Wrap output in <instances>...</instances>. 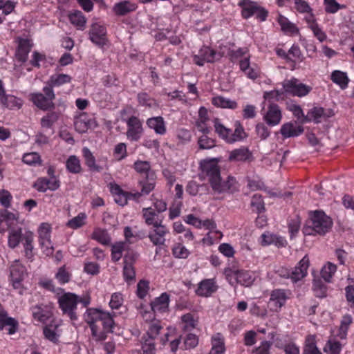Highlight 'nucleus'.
<instances>
[{"instance_id":"obj_1","label":"nucleus","mask_w":354,"mask_h":354,"mask_svg":"<svg viewBox=\"0 0 354 354\" xmlns=\"http://www.w3.org/2000/svg\"><path fill=\"white\" fill-rule=\"evenodd\" d=\"M203 171L209 178V181L213 190L218 193L234 190L235 180L228 177L227 181H223L221 178L220 169L217 163L213 160L207 161L202 165Z\"/></svg>"},{"instance_id":"obj_2","label":"nucleus","mask_w":354,"mask_h":354,"mask_svg":"<svg viewBox=\"0 0 354 354\" xmlns=\"http://www.w3.org/2000/svg\"><path fill=\"white\" fill-rule=\"evenodd\" d=\"M115 313L104 311L99 308H88L84 314V319L88 324L90 328L97 326L96 322H102L103 328L106 331H111L114 325L113 317Z\"/></svg>"},{"instance_id":"obj_3","label":"nucleus","mask_w":354,"mask_h":354,"mask_svg":"<svg viewBox=\"0 0 354 354\" xmlns=\"http://www.w3.org/2000/svg\"><path fill=\"white\" fill-rule=\"evenodd\" d=\"M43 92L44 94L41 93H31L30 100L41 110L47 111L54 108L55 104L53 101L55 98V95L53 89L46 86L43 88Z\"/></svg>"},{"instance_id":"obj_4","label":"nucleus","mask_w":354,"mask_h":354,"mask_svg":"<svg viewBox=\"0 0 354 354\" xmlns=\"http://www.w3.org/2000/svg\"><path fill=\"white\" fill-rule=\"evenodd\" d=\"M310 223V230L319 235L328 232L333 225L330 218L322 211H315L311 214Z\"/></svg>"},{"instance_id":"obj_5","label":"nucleus","mask_w":354,"mask_h":354,"mask_svg":"<svg viewBox=\"0 0 354 354\" xmlns=\"http://www.w3.org/2000/svg\"><path fill=\"white\" fill-rule=\"evenodd\" d=\"M79 303L78 295L72 292H65L58 299V304L63 314L66 315L71 320H76V310Z\"/></svg>"},{"instance_id":"obj_6","label":"nucleus","mask_w":354,"mask_h":354,"mask_svg":"<svg viewBox=\"0 0 354 354\" xmlns=\"http://www.w3.org/2000/svg\"><path fill=\"white\" fill-rule=\"evenodd\" d=\"M169 234V228L162 223L153 226L149 232L148 238L152 244L156 246V254L159 252V250L165 245L166 236Z\"/></svg>"},{"instance_id":"obj_7","label":"nucleus","mask_w":354,"mask_h":354,"mask_svg":"<svg viewBox=\"0 0 354 354\" xmlns=\"http://www.w3.org/2000/svg\"><path fill=\"white\" fill-rule=\"evenodd\" d=\"M50 232L51 227L46 223H41L38 229L39 245L46 256L53 254L54 251L50 240Z\"/></svg>"},{"instance_id":"obj_8","label":"nucleus","mask_w":354,"mask_h":354,"mask_svg":"<svg viewBox=\"0 0 354 354\" xmlns=\"http://www.w3.org/2000/svg\"><path fill=\"white\" fill-rule=\"evenodd\" d=\"M283 88L286 93L300 97L307 95L312 90L310 86L299 82L296 78L286 80Z\"/></svg>"},{"instance_id":"obj_9","label":"nucleus","mask_w":354,"mask_h":354,"mask_svg":"<svg viewBox=\"0 0 354 354\" xmlns=\"http://www.w3.org/2000/svg\"><path fill=\"white\" fill-rule=\"evenodd\" d=\"M10 272L13 288L19 290V293L21 294L22 281L26 276V268L19 261H15L10 266Z\"/></svg>"},{"instance_id":"obj_10","label":"nucleus","mask_w":354,"mask_h":354,"mask_svg":"<svg viewBox=\"0 0 354 354\" xmlns=\"http://www.w3.org/2000/svg\"><path fill=\"white\" fill-rule=\"evenodd\" d=\"M222 55L210 48L208 46H203L201 48L197 55L194 56V62L199 66H202L205 62H214L220 59Z\"/></svg>"},{"instance_id":"obj_11","label":"nucleus","mask_w":354,"mask_h":354,"mask_svg":"<svg viewBox=\"0 0 354 354\" xmlns=\"http://www.w3.org/2000/svg\"><path fill=\"white\" fill-rule=\"evenodd\" d=\"M89 38L95 44L104 46L107 41L106 27L100 23H93L89 30Z\"/></svg>"},{"instance_id":"obj_12","label":"nucleus","mask_w":354,"mask_h":354,"mask_svg":"<svg viewBox=\"0 0 354 354\" xmlns=\"http://www.w3.org/2000/svg\"><path fill=\"white\" fill-rule=\"evenodd\" d=\"M127 136L131 141H138L143 132L141 120L136 117L131 116L127 121Z\"/></svg>"},{"instance_id":"obj_13","label":"nucleus","mask_w":354,"mask_h":354,"mask_svg":"<svg viewBox=\"0 0 354 354\" xmlns=\"http://www.w3.org/2000/svg\"><path fill=\"white\" fill-rule=\"evenodd\" d=\"M289 298L288 292L283 289H275L270 293L269 306L271 310L279 311Z\"/></svg>"},{"instance_id":"obj_14","label":"nucleus","mask_w":354,"mask_h":354,"mask_svg":"<svg viewBox=\"0 0 354 354\" xmlns=\"http://www.w3.org/2000/svg\"><path fill=\"white\" fill-rule=\"evenodd\" d=\"M96 125L95 120L86 113H80L75 118L74 122L75 130L80 133L86 132L88 129L93 128Z\"/></svg>"},{"instance_id":"obj_15","label":"nucleus","mask_w":354,"mask_h":354,"mask_svg":"<svg viewBox=\"0 0 354 354\" xmlns=\"http://www.w3.org/2000/svg\"><path fill=\"white\" fill-rule=\"evenodd\" d=\"M137 8L136 3L129 0H123L115 3L112 8V11L116 16L122 17L135 12Z\"/></svg>"},{"instance_id":"obj_16","label":"nucleus","mask_w":354,"mask_h":354,"mask_svg":"<svg viewBox=\"0 0 354 354\" xmlns=\"http://www.w3.org/2000/svg\"><path fill=\"white\" fill-rule=\"evenodd\" d=\"M18 328V322L8 316L7 313L0 306V330H5L8 334H14Z\"/></svg>"},{"instance_id":"obj_17","label":"nucleus","mask_w":354,"mask_h":354,"mask_svg":"<svg viewBox=\"0 0 354 354\" xmlns=\"http://www.w3.org/2000/svg\"><path fill=\"white\" fill-rule=\"evenodd\" d=\"M332 115H333L332 110H325L322 107L315 106L309 110L304 118V121L310 122L313 120L316 123H319L322 119H326Z\"/></svg>"},{"instance_id":"obj_18","label":"nucleus","mask_w":354,"mask_h":354,"mask_svg":"<svg viewBox=\"0 0 354 354\" xmlns=\"http://www.w3.org/2000/svg\"><path fill=\"white\" fill-rule=\"evenodd\" d=\"M60 186L59 180L57 178H39L34 184V187L40 192H45L48 189L57 190Z\"/></svg>"},{"instance_id":"obj_19","label":"nucleus","mask_w":354,"mask_h":354,"mask_svg":"<svg viewBox=\"0 0 354 354\" xmlns=\"http://www.w3.org/2000/svg\"><path fill=\"white\" fill-rule=\"evenodd\" d=\"M218 286L214 279H204L198 283L196 293L201 297H209L216 291Z\"/></svg>"},{"instance_id":"obj_20","label":"nucleus","mask_w":354,"mask_h":354,"mask_svg":"<svg viewBox=\"0 0 354 354\" xmlns=\"http://www.w3.org/2000/svg\"><path fill=\"white\" fill-rule=\"evenodd\" d=\"M309 266V259L305 256L292 270L290 277L294 281L297 282L303 279L307 274V270Z\"/></svg>"},{"instance_id":"obj_21","label":"nucleus","mask_w":354,"mask_h":354,"mask_svg":"<svg viewBox=\"0 0 354 354\" xmlns=\"http://www.w3.org/2000/svg\"><path fill=\"white\" fill-rule=\"evenodd\" d=\"M282 115L281 111L277 104H270L268 111L264 116V120L270 126H275L281 122Z\"/></svg>"},{"instance_id":"obj_22","label":"nucleus","mask_w":354,"mask_h":354,"mask_svg":"<svg viewBox=\"0 0 354 354\" xmlns=\"http://www.w3.org/2000/svg\"><path fill=\"white\" fill-rule=\"evenodd\" d=\"M303 132L304 128L301 125L291 122L283 124L280 130V133L286 138L298 136Z\"/></svg>"},{"instance_id":"obj_23","label":"nucleus","mask_w":354,"mask_h":354,"mask_svg":"<svg viewBox=\"0 0 354 354\" xmlns=\"http://www.w3.org/2000/svg\"><path fill=\"white\" fill-rule=\"evenodd\" d=\"M82 156L86 165L91 171L100 172L106 167L96 164L95 158L88 147H85L82 149Z\"/></svg>"},{"instance_id":"obj_24","label":"nucleus","mask_w":354,"mask_h":354,"mask_svg":"<svg viewBox=\"0 0 354 354\" xmlns=\"http://www.w3.org/2000/svg\"><path fill=\"white\" fill-rule=\"evenodd\" d=\"M169 297L167 293H162L151 303V310L154 313H163L168 310Z\"/></svg>"},{"instance_id":"obj_25","label":"nucleus","mask_w":354,"mask_h":354,"mask_svg":"<svg viewBox=\"0 0 354 354\" xmlns=\"http://www.w3.org/2000/svg\"><path fill=\"white\" fill-rule=\"evenodd\" d=\"M209 120L207 110L205 107H201L198 111V118L196 121L197 129L203 133H209L211 128L207 124Z\"/></svg>"},{"instance_id":"obj_26","label":"nucleus","mask_w":354,"mask_h":354,"mask_svg":"<svg viewBox=\"0 0 354 354\" xmlns=\"http://www.w3.org/2000/svg\"><path fill=\"white\" fill-rule=\"evenodd\" d=\"M33 318L41 323H44L51 315L50 311L46 306L36 305L30 308Z\"/></svg>"},{"instance_id":"obj_27","label":"nucleus","mask_w":354,"mask_h":354,"mask_svg":"<svg viewBox=\"0 0 354 354\" xmlns=\"http://www.w3.org/2000/svg\"><path fill=\"white\" fill-rule=\"evenodd\" d=\"M147 125L157 134L164 135L166 133V125L162 117L158 116L149 118L147 120Z\"/></svg>"},{"instance_id":"obj_28","label":"nucleus","mask_w":354,"mask_h":354,"mask_svg":"<svg viewBox=\"0 0 354 354\" xmlns=\"http://www.w3.org/2000/svg\"><path fill=\"white\" fill-rule=\"evenodd\" d=\"M142 218L147 225L156 226L162 223V219H159L157 212L151 207H144L142 209Z\"/></svg>"},{"instance_id":"obj_29","label":"nucleus","mask_w":354,"mask_h":354,"mask_svg":"<svg viewBox=\"0 0 354 354\" xmlns=\"http://www.w3.org/2000/svg\"><path fill=\"white\" fill-rule=\"evenodd\" d=\"M156 178V173L151 172L149 174L148 177H145L144 179L139 180V185L141 187L140 191L143 195H147L154 189Z\"/></svg>"},{"instance_id":"obj_30","label":"nucleus","mask_w":354,"mask_h":354,"mask_svg":"<svg viewBox=\"0 0 354 354\" xmlns=\"http://www.w3.org/2000/svg\"><path fill=\"white\" fill-rule=\"evenodd\" d=\"M33 240L34 236L32 232L30 231H26L23 234V239L22 243L24 248L25 256L28 259H32L34 254H33Z\"/></svg>"},{"instance_id":"obj_31","label":"nucleus","mask_w":354,"mask_h":354,"mask_svg":"<svg viewBox=\"0 0 354 354\" xmlns=\"http://www.w3.org/2000/svg\"><path fill=\"white\" fill-rule=\"evenodd\" d=\"M286 243V241L283 237L277 236L276 234L266 232L261 235V245H263L273 244L277 247H283Z\"/></svg>"},{"instance_id":"obj_32","label":"nucleus","mask_w":354,"mask_h":354,"mask_svg":"<svg viewBox=\"0 0 354 354\" xmlns=\"http://www.w3.org/2000/svg\"><path fill=\"white\" fill-rule=\"evenodd\" d=\"M239 5L242 8V16L245 19L254 15L259 7L257 2L250 0H241Z\"/></svg>"},{"instance_id":"obj_33","label":"nucleus","mask_w":354,"mask_h":354,"mask_svg":"<svg viewBox=\"0 0 354 354\" xmlns=\"http://www.w3.org/2000/svg\"><path fill=\"white\" fill-rule=\"evenodd\" d=\"M251 157V152L247 148L242 147L230 151L228 159L232 162L246 161Z\"/></svg>"},{"instance_id":"obj_34","label":"nucleus","mask_w":354,"mask_h":354,"mask_svg":"<svg viewBox=\"0 0 354 354\" xmlns=\"http://www.w3.org/2000/svg\"><path fill=\"white\" fill-rule=\"evenodd\" d=\"M30 48L31 44L28 39H20L19 40L18 48L16 53L17 59L22 62H25L28 59V55Z\"/></svg>"},{"instance_id":"obj_35","label":"nucleus","mask_w":354,"mask_h":354,"mask_svg":"<svg viewBox=\"0 0 354 354\" xmlns=\"http://www.w3.org/2000/svg\"><path fill=\"white\" fill-rule=\"evenodd\" d=\"M212 104L219 108L235 109L237 108V102L223 96H216L212 98Z\"/></svg>"},{"instance_id":"obj_36","label":"nucleus","mask_w":354,"mask_h":354,"mask_svg":"<svg viewBox=\"0 0 354 354\" xmlns=\"http://www.w3.org/2000/svg\"><path fill=\"white\" fill-rule=\"evenodd\" d=\"M277 21L281 26V30L284 32L293 35L297 34L299 32V29L297 28V26L290 22L286 17L281 15H279Z\"/></svg>"},{"instance_id":"obj_37","label":"nucleus","mask_w":354,"mask_h":354,"mask_svg":"<svg viewBox=\"0 0 354 354\" xmlns=\"http://www.w3.org/2000/svg\"><path fill=\"white\" fill-rule=\"evenodd\" d=\"M71 23L75 26L79 30H84L86 26V19L82 12L79 10H75L71 12L69 16Z\"/></svg>"},{"instance_id":"obj_38","label":"nucleus","mask_w":354,"mask_h":354,"mask_svg":"<svg viewBox=\"0 0 354 354\" xmlns=\"http://www.w3.org/2000/svg\"><path fill=\"white\" fill-rule=\"evenodd\" d=\"M71 81V77L66 74H58L50 76L49 80L47 82V86L52 88L55 86H59L64 84L69 83Z\"/></svg>"},{"instance_id":"obj_39","label":"nucleus","mask_w":354,"mask_h":354,"mask_svg":"<svg viewBox=\"0 0 354 354\" xmlns=\"http://www.w3.org/2000/svg\"><path fill=\"white\" fill-rule=\"evenodd\" d=\"M21 228H12L8 235V246L11 248H16L23 239Z\"/></svg>"},{"instance_id":"obj_40","label":"nucleus","mask_w":354,"mask_h":354,"mask_svg":"<svg viewBox=\"0 0 354 354\" xmlns=\"http://www.w3.org/2000/svg\"><path fill=\"white\" fill-rule=\"evenodd\" d=\"M0 103L10 109H19L23 105V100L12 95H7Z\"/></svg>"},{"instance_id":"obj_41","label":"nucleus","mask_w":354,"mask_h":354,"mask_svg":"<svg viewBox=\"0 0 354 354\" xmlns=\"http://www.w3.org/2000/svg\"><path fill=\"white\" fill-rule=\"evenodd\" d=\"M254 279L255 277L253 273L249 271L239 270L236 281L241 286L249 287L252 285Z\"/></svg>"},{"instance_id":"obj_42","label":"nucleus","mask_w":354,"mask_h":354,"mask_svg":"<svg viewBox=\"0 0 354 354\" xmlns=\"http://www.w3.org/2000/svg\"><path fill=\"white\" fill-rule=\"evenodd\" d=\"M91 238L102 245H107L110 244L111 239L108 232L100 228L95 229L91 236Z\"/></svg>"},{"instance_id":"obj_43","label":"nucleus","mask_w":354,"mask_h":354,"mask_svg":"<svg viewBox=\"0 0 354 354\" xmlns=\"http://www.w3.org/2000/svg\"><path fill=\"white\" fill-rule=\"evenodd\" d=\"M246 137V133L244 131L243 127L241 123L236 121L234 123V133L230 132L229 143H233L237 141H240Z\"/></svg>"},{"instance_id":"obj_44","label":"nucleus","mask_w":354,"mask_h":354,"mask_svg":"<svg viewBox=\"0 0 354 354\" xmlns=\"http://www.w3.org/2000/svg\"><path fill=\"white\" fill-rule=\"evenodd\" d=\"M60 116V112L50 111L41 119V126L43 128H50Z\"/></svg>"},{"instance_id":"obj_45","label":"nucleus","mask_w":354,"mask_h":354,"mask_svg":"<svg viewBox=\"0 0 354 354\" xmlns=\"http://www.w3.org/2000/svg\"><path fill=\"white\" fill-rule=\"evenodd\" d=\"M66 169L72 174H79L82 171L80 159L76 156H71L66 162Z\"/></svg>"},{"instance_id":"obj_46","label":"nucleus","mask_w":354,"mask_h":354,"mask_svg":"<svg viewBox=\"0 0 354 354\" xmlns=\"http://www.w3.org/2000/svg\"><path fill=\"white\" fill-rule=\"evenodd\" d=\"M123 276L126 282L130 283L135 279L136 272L131 262H129L127 257L124 259Z\"/></svg>"},{"instance_id":"obj_47","label":"nucleus","mask_w":354,"mask_h":354,"mask_svg":"<svg viewBox=\"0 0 354 354\" xmlns=\"http://www.w3.org/2000/svg\"><path fill=\"white\" fill-rule=\"evenodd\" d=\"M142 350L144 354H155L156 346L154 339L150 336L145 335L142 338Z\"/></svg>"},{"instance_id":"obj_48","label":"nucleus","mask_w":354,"mask_h":354,"mask_svg":"<svg viewBox=\"0 0 354 354\" xmlns=\"http://www.w3.org/2000/svg\"><path fill=\"white\" fill-rule=\"evenodd\" d=\"M303 354H322L316 346L314 335H308L306 337Z\"/></svg>"},{"instance_id":"obj_49","label":"nucleus","mask_w":354,"mask_h":354,"mask_svg":"<svg viewBox=\"0 0 354 354\" xmlns=\"http://www.w3.org/2000/svg\"><path fill=\"white\" fill-rule=\"evenodd\" d=\"M57 326L58 324H53L46 326L43 330L45 338L53 342H57L59 336L56 331Z\"/></svg>"},{"instance_id":"obj_50","label":"nucleus","mask_w":354,"mask_h":354,"mask_svg":"<svg viewBox=\"0 0 354 354\" xmlns=\"http://www.w3.org/2000/svg\"><path fill=\"white\" fill-rule=\"evenodd\" d=\"M214 126L215 131L219 135V136L226 142H229L231 129L224 127L217 118H215L214 120Z\"/></svg>"},{"instance_id":"obj_51","label":"nucleus","mask_w":354,"mask_h":354,"mask_svg":"<svg viewBox=\"0 0 354 354\" xmlns=\"http://www.w3.org/2000/svg\"><path fill=\"white\" fill-rule=\"evenodd\" d=\"M341 351L342 344L335 339L328 340L324 348L326 354H340Z\"/></svg>"},{"instance_id":"obj_52","label":"nucleus","mask_w":354,"mask_h":354,"mask_svg":"<svg viewBox=\"0 0 354 354\" xmlns=\"http://www.w3.org/2000/svg\"><path fill=\"white\" fill-rule=\"evenodd\" d=\"M134 169L138 173L145 175V177H148L151 172H155L151 169V165L148 161L138 160L135 162Z\"/></svg>"},{"instance_id":"obj_53","label":"nucleus","mask_w":354,"mask_h":354,"mask_svg":"<svg viewBox=\"0 0 354 354\" xmlns=\"http://www.w3.org/2000/svg\"><path fill=\"white\" fill-rule=\"evenodd\" d=\"M86 219V214L80 213L77 216L69 220L66 225L71 229H78L85 225Z\"/></svg>"},{"instance_id":"obj_54","label":"nucleus","mask_w":354,"mask_h":354,"mask_svg":"<svg viewBox=\"0 0 354 354\" xmlns=\"http://www.w3.org/2000/svg\"><path fill=\"white\" fill-rule=\"evenodd\" d=\"M331 80H333V82L339 85L342 88L347 86L348 77L346 73L342 71H335L334 72H333L331 75Z\"/></svg>"},{"instance_id":"obj_55","label":"nucleus","mask_w":354,"mask_h":354,"mask_svg":"<svg viewBox=\"0 0 354 354\" xmlns=\"http://www.w3.org/2000/svg\"><path fill=\"white\" fill-rule=\"evenodd\" d=\"M183 328L185 330H191L195 328L197 326L198 321L194 319V316L187 313L182 316Z\"/></svg>"},{"instance_id":"obj_56","label":"nucleus","mask_w":354,"mask_h":354,"mask_svg":"<svg viewBox=\"0 0 354 354\" xmlns=\"http://www.w3.org/2000/svg\"><path fill=\"white\" fill-rule=\"evenodd\" d=\"M208 133H203L198 138V145L201 149H210L215 147V141L212 138L208 137Z\"/></svg>"},{"instance_id":"obj_57","label":"nucleus","mask_w":354,"mask_h":354,"mask_svg":"<svg viewBox=\"0 0 354 354\" xmlns=\"http://www.w3.org/2000/svg\"><path fill=\"white\" fill-rule=\"evenodd\" d=\"M352 322L353 318L350 315H345L343 316L341 321V325L339 326V333L338 334V336L341 339H344L346 337L347 330Z\"/></svg>"},{"instance_id":"obj_58","label":"nucleus","mask_w":354,"mask_h":354,"mask_svg":"<svg viewBox=\"0 0 354 354\" xmlns=\"http://www.w3.org/2000/svg\"><path fill=\"white\" fill-rule=\"evenodd\" d=\"M173 255L178 259H187L189 255V251L181 243H176L172 248Z\"/></svg>"},{"instance_id":"obj_59","label":"nucleus","mask_w":354,"mask_h":354,"mask_svg":"<svg viewBox=\"0 0 354 354\" xmlns=\"http://www.w3.org/2000/svg\"><path fill=\"white\" fill-rule=\"evenodd\" d=\"M313 289L316 297L323 298L326 296L327 287L320 279L314 280Z\"/></svg>"},{"instance_id":"obj_60","label":"nucleus","mask_w":354,"mask_h":354,"mask_svg":"<svg viewBox=\"0 0 354 354\" xmlns=\"http://www.w3.org/2000/svg\"><path fill=\"white\" fill-rule=\"evenodd\" d=\"M124 246L125 242H118L112 245L111 258L113 261H118L121 259Z\"/></svg>"},{"instance_id":"obj_61","label":"nucleus","mask_w":354,"mask_h":354,"mask_svg":"<svg viewBox=\"0 0 354 354\" xmlns=\"http://www.w3.org/2000/svg\"><path fill=\"white\" fill-rule=\"evenodd\" d=\"M335 271L336 266L331 263H328L322 268L321 270V276L325 281L328 282Z\"/></svg>"},{"instance_id":"obj_62","label":"nucleus","mask_w":354,"mask_h":354,"mask_svg":"<svg viewBox=\"0 0 354 354\" xmlns=\"http://www.w3.org/2000/svg\"><path fill=\"white\" fill-rule=\"evenodd\" d=\"M22 160L24 163L28 165H36L41 163V158L39 153L36 152H31L25 153L23 156Z\"/></svg>"},{"instance_id":"obj_63","label":"nucleus","mask_w":354,"mask_h":354,"mask_svg":"<svg viewBox=\"0 0 354 354\" xmlns=\"http://www.w3.org/2000/svg\"><path fill=\"white\" fill-rule=\"evenodd\" d=\"M123 304V297L120 292H115L111 295L109 306L111 309H118Z\"/></svg>"},{"instance_id":"obj_64","label":"nucleus","mask_w":354,"mask_h":354,"mask_svg":"<svg viewBox=\"0 0 354 354\" xmlns=\"http://www.w3.org/2000/svg\"><path fill=\"white\" fill-rule=\"evenodd\" d=\"M238 272V270H233L230 268L225 269L224 274L225 278L232 286H235L236 283H238V281H236Z\"/></svg>"}]
</instances>
